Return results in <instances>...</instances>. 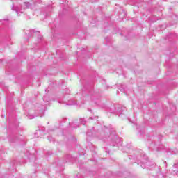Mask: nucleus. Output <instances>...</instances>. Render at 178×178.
Masks as SVG:
<instances>
[{"mask_svg":"<svg viewBox=\"0 0 178 178\" xmlns=\"http://www.w3.org/2000/svg\"><path fill=\"white\" fill-rule=\"evenodd\" d=\"M172 173L174 175H177L178 176V163H176L173 165Z\"/></svg>","mask_w":178,"mask_h":178,"instance_id":"f257e3e1","label":"nucleus"},{"mask_svg":"<svg viewBox=\"0 0 178 178\" xmlns=\"http://www.w3.org/2000/svg\"><path fill=\"white\" fill-rule=\"evenodd\" d=\"M29 119H33V118H29Z\"/></svg>","mask_w":178,"mask_h":178,"instance_id":"f03ea898","label":"nucleus"}]
</instances>
